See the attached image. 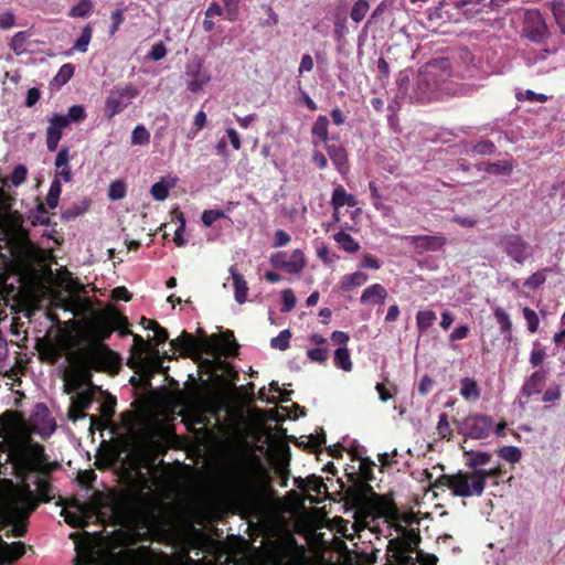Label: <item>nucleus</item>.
Here are the masks:
<instances>
[{
	"instance_id": "f257e3e1",
	"label": "nucleus",
	"mask_w": 565,
	"mask_h": 565,
	"mask_svg": "<svg viewBox=\"0 0 565 565\" xmlns=\"http://www.w3.org/2000/svg\"><path fill=\"white\" fill-rule=\"evenodd\" d=\"M114 331L115 328L105 311L94 321V334L98 341L82 345L70 353L68 360L76 382L90 384L94 372H107L119 367V355L102 343L108 340Z\"/></svg>"
},
{
	"instance_id": "f03ea898",
	"label": "nucleus",
	"mask_w": 565,
	"mask_h": 565,
	"mask_svg": "<svg viewBox=\"0 0 565 565\" xmlns=\"http://www.w3.org/2000/svg\"><path fill=\"white\" fill-rule=\"evenodd\" d=\"M374 462L370 458H360L359 472L347 473L351 486L344 489V501L347 505L355 509L358 513L365 514L372 519L396 518L398 509L392 498L377 494L370 481L374 479Z\"/></svg>"
},
{
	"instance_id": "7ed1b4c3",
	"label": "nucleus",
	"mask_w": 565,
	"mask_h": 565,
	"mask_svg": "<svg viewBox=\"0 0 565 565\" xmlns=\"http://www.w3.org/2000/svg\"><path fill=\"white\" fill-rule=\"evenodd\" d=\"M260 469V461L256 456L242 457L228 482L230 497L245 511L257 510L263 503V490L255 477Z\"/></svg>"
},
{
	"instance_id": "20e7f679",
	"label": "nucleus",
	"mask_w": 565,
	"mask_h": 565,
	"mask_svg": "<svg viewBox=\"0 0 565 565\" xmlns=\"http://www.w3.org/2000/svg\"><path fill=\"white\" fill-rule=\"evenodd\" d=\"M12 463L23 480L32 473L47 477L57 466L50 462L44 446L35 441L18 446L12 452Z\"/></svg>"
},
{
	"instance_id": "39448f33",
	"label": "nucleus",
	"mask_w": 565,
	"mask_h": 565,
	"mask_svg": "<svg viewBox=\"0 0 565 565\" xmlns=\"http://www.w3.org/2000/svg\"><path fill=\"white\" fill-rule=\"evenodd\" d=\"M447 63L445 61H431L424 66L415 77L411 99L417 103H427L440 98L435 82L438 71H445Z\"/></svg>"
},
{
	"instance_id": "423d86ee",
	"label": "nucleus",
	"mask_w": 565,
	"mask_h": 565,
	"mask_svg": "<svg viewBox=\"0 0 565 565\" xmlns=\"http://www.w3.org/2000/svg\"><path fill=\"white\" fill-rule=\"evenodd\" d=\"M497 245L519 265L530 257V244L516 233L503 232L497 236Z\"/></svg>"
},
{
	"instance_id": "0eeeda50",
	"label": "nucleus",
	"mask_w": 565,
	"mask_h": 565,
	"mask_svg": "<svg viewBox=\"0 0 565 565\" xmlns=\"http://www.w3.org/2000/svg\"><path fill=\"white\" fill-rule=\"evenodd\" d=\"M522 36L531 42L542 44L548 36L547 26L543 15L535 10L526 11L522 25Z\"/></svg>"
},
{
	"instance_id": "6e6552de",
	"label": "nucleus",
	"mask_w": 565,
	"mask_h": 565,
	"mask_svg": "<svg viewBox=\"0 0 565 565\" xmlns=\"http://www.w3.org/2000/svg\"><path fill=\"white\" fill-rule=\"evenodd\" d=\"M493 430V419L488 415L468 416L461 422V434L466 438H487Z\"/></svg>"
},
{
	"instance_id": "1a4fd4ad",
	"label": "nucleus",
	"mask_w": 565,
	"mask_h": 565,
	"mask_svg": "<svg viewBox=\"0 0 565 565\" xmlns=\"http://www.w3.org/2000/svg\"><path fill=\"white\" fill-rule=\"evenodd\" d=\"M186 88L191 93H199L211 81V75L203 66V60L194 56L185 65Z\"/></svg>"
},
{
	"instance_id": "9d476101",
	"label": "nucleus",
	"mask_w": 565,
	"mask_h": 565,
	"mask_svg": "<svg viewBox=\"0 0 565 565\" xmlns=\"http://www.w3.org/2000/svg\"><path fill=\"white\" fill-rule=\"evenodd\" d=\"M137 90L131 86L115 87L110 90L105 103V113L109 118L121 113L136 97Z\"/></svg>"
},
{
	"instance_id": "9b49d317",
	"label": "nucleus",
	"mask_w": 565,
	"mask_h": 565,
	"mask_svg": "<svg viewBox=\"0 0 565 565\" xmlns=\"http://www.w3.org/2000/svg\"><path fill=\"white\" fill-rule=\"evenodd\" d=\"M387 522L393 523L395 526V531L399 534L401 540H403V544L407 551V553L413 552L414 546H416L419 541L420 536L418 531L414 529H407L405 525H403L401 522H404L405 524L412 523V515H401L398 513V516L396 518H384Z\"/></svg>"
},
{
	"instance_id": "f8f14e48",
	"label": "nucleus",
	"mask_w": 565,
	"mask_h": 565,
	"mask_svg": "<svg viewBox=\"0 0 565 565\" xmlns=\"http://www.w3.org/2000/svg\"><path fill=\"white\" fill-rule=\"evenodd\" d=\"M486 484V470L475 469L470 475L461 472V497L480 495Z\"/></svg>"
},
{
	"instance_id": "ddd939ff",
	"label": "nucleus",
	"mask_w": 565,
	"mask_h": 565,
	"mask_svg": "<svg viewBox=\"0 0 565 565\" xmlns=\"http://www.w3.org/2000/svg\"><path fill=\"white\" fill-rule=\"evenodd\" d=\"M404 239L414 247L418 254L439 250L445 245V238L431 235H409Z\"/></svg>"
},
{
	"instance_id": "4468645a",
	"label": "nucleus",
	"mask_w": 565,
	"mask_h": 565,
	"mask_svg": "<svg viewBox=\"0 0 565 565\" xmlns=\"http://www.w3.org/2000/svg\"><path fill=\"white\" fill-rule=\"evenodd\" d=\"M433 61H445L447 63V66L445 67L446 70L445 71H438L437 73H439L437 76H436V86H437V89L440 94V96H454L456 95L457 93V89H458V86H457V83L452 79L454 77V74H452V70H451V63L449 61V58L447 57H439V58H434Z\"/></svg>"
},
{
	"instance_id": "2eb2a0df",
	"label": "nucleus",
	"mask_w": 565,
	"mask_h": 565,
	"mask_svg": "<svg viewBox=\"0 0 565 565\" xmlns=\"http://www.w3.org/2000/svg\"><path fill=\"white\" fill-rule=\"evenodd\" d=\"M173 351H179L183 356H193L202 351V343L191 333L182 331L181 335L170 342Z\"/></svg>"
},
{
	"instance_id": "dca6fc26",
	"label": "nucleus",
	"mask_w": 565,
	"mask_h": 565,
	"mask_svg": "<svg viewBox=\"0 0 565 565\" xmlns=\"http://www.w3.org/2000/svg\"><path fill=\"white\" fill-rule=\"evenodd\" d=\"M25 553V544L23 542L6 543L0 536V565L12 564L21 558Z\"/></svg>"
},
{
	"instance_id": "f3484780",
	"label": "nucleus",
	"mask_w": 565,
	"mask_h": 565,
	"mask_svg": "<svg viewBox=\"0 0 565 565\" xmlns=\"http://www.w3.org/2000/svg\"><path fill=\"white\" fill-rule=\"evenodd\" d=\"M387 295V290L384 286L373 284L363 290L360 301L363 305H383Z\"/></svg>"
},
{
	"instance_id": "a211bd4d",
	"label": "nucleus",
	"mask_w": 565,
	"mask_h": 565,
	"mask_svg": "<svg viewBox=\"0 0 565 565\" xmlns=\"http://www.w3.org/2000/svg\"><path fill=\"white\" fill-rule=\"evenodd\" d=\"M547 372L544 370H537L533 372L530 377L524 382L522 386V394L530 397L535 394H540L545 384Z\"/></svg>"
},
{
	"instance_id": "6ab92c4d",
	"label": "nucleus",
	"mask_w": 565,
	"mask_h": 565,
	"mask_svg": "<svg viewBox=\"0 0 565 565\" xmlns=\"http://www.w3.org/2000/svg\"><path fill=\"white\" fill-rule=\"evenodd\" d=\"M295 484L303 492H315L318 495L327 491V486L324 484L322 478L316 475H311L305 479L296 478Z\"/></svg>"
},
{
	"instance_id": "aec40b11",
	"label": "nucleus",
	"mask_w": 565,
	"mask_h": 565,
	"mask_svg": "<svg viewBox=\"0 0 565 565\" xmlns=\"http://www.w3.org/2000/svg\"><path fill=\"white\" fill-rule=\"evenodd\" d=\"M23 424V416L21 413L17 411H6L0 414V428L1 430L7 431V434H12L17 431Z\"/></svg>"
},
{
	"instance_id": "412c9836",
	"label": "nucleus",
	"mask_w": 565,
	"mask_h": 565,
	"mask_svg": "<svg viewBox=\"0 0 565 565\" xmlns=\"http://www.w3.org/2000/svg\"><path fill=\"white\" fill-rule=\"evenodd\" d=\"M70 125L64 115L54 114L46 129V141H60L62 131Z\"/></svg>"
},
{
	"instance_id": "4be33fe9",
	"label": "nucleus",
	"mask_w": 565,
	"mask_h": 565,
	"mask_svg": "<svg viewBox=\"0 0 565 565\" xmlns=\"http://www.w3.org/2000/svg\"><path fill=\"white\" fill-rule=\"evenodd\" d=\"M460 58H461V65L466 64V70L468 73L467 76L470 78L478 77L479 74L481 73L480 67H479V65L481 63V57L479 55H476L469 49L461 46Z\"/></svg>"
},
{
	"instance_id": "5701e85b",
	"label": "nucleus",
	"mask_w": 565,
	"mask_h": 565,
	"mask_svg": "<svg viewBox=\"0 0 565 565\" xmlns=\"http://www.w3.org/2000/svg\"><path fill=\"white\" fill-rule=\"evenodd\" d=\"M230 274L233 279L235 300L244 303L247 299L248 286L244 276L236 270L235 266L230 267Z\"/></svg>"
},
{
	"instance_id": "b1692460",
	"label": "nucleus",
	"mask_w": 565,
	"mask_h": 565,
	"mask_svg": "<svg viewBox=\"0 0 565 565\" xmlns=\"http://www.w3.org/2000/svg\"><path fill=\"white\" fill-rule=\"evenodd\" d=\"M481 387L476 380L471 377L461 379V397L469 402L476 403L480 399Z\"/></svg>"
},
{
	"instance_id": "393cba45",
	"label": "nucleus",
	"mask_w": 565,
	"mask_h": 565,
	"mask_svg": "<svg viewBox=\"0 0 565 565\" xmlns=\"http://www.w3.org/2000/svg\"><path fill=\"white\" fill-rule=\"evenodd\" d=\"M331 204L337 212L343 205L355 206L358 204V200L353 194H350L345 191L342 185H338L332 193Z\"/></svg>"
},
{
	"instance_id": "a878e982",
	"label": "nucleus",
	"mask_w": 565,
	"mask_h": 565,
	"mask_svg": "<svg viewBox=\"0 0 565 565\" xmlns=\"http://www.w3.org/2000/svg\"><path fill=\"white\" fill-rule=\"evenodd\" d=\"M328 154L339 172L343 173L348 166H347V151L342 147L341 143H330L327 147Z\"/></svg>"
},
{
	"instance_id": "bb28decb",
	"label": "nucleus",
	"mask_w": 565,
	"mask_h": 565,
	"mask_svg": "<svg viewBox=\"0 0 565 565\" xmlns=\"http://www.w3.org/2000/svg\"><path fill=\"white\" fill-rule=\"evenodd\" d=\"M494 319L499 326V330L501 334H503L504 339L508 341L512 340V321L510 316L502 307H497L493 310Z\"/></svg>"
},
{
	"instance_id": "cd10ccee",
	"label": "nucleus",
	"mask_w": 565,
	"mask_h": 565,
	"mask_svg": "<svg viewBox=\"0 0 565 565\" xmlns=\"http://www.w3.org/2000/svg\"><path fill=\"white\" fill-rule=\"evenodd\" d=\"M369 280V275L363 271H355L350 275H345L340 284L342 291H351L355 287L363 286Z\"/></svg>"
},
{
	"instance_id": "c85d7f7f",
	"label": "nucleus",
	"mask_w": 565,
	"mask_h": 565,
	"mask_svg": "<svg viewBox=\"0 0 565 565\" xmlns=\"http://www.w3.org/2000/svg\"><path fill=\"white\" fill-rule=\"evenodd\" d=\"M134 458L141 468L152 469L156 466L157 454L151 449V447L147 446L138 449L134 454Z\"/></svg>"
},
{
	"instance_id": "c756f323",
	"label": "nucleus",
	"mask_w": 565,
	"mask_h": 565,
	"mask_svg": "<svg viewBox=\"0 0 565 565\" xmlns=\"http://www.w3.org/2000/svg\"><path fill=\"white\" fill-rule=\"evenodd\" d=\"M107 313L109 316L111 324L115 328V331H118L120 337L132 334V332L129 329L130 324L126 316L116 310H109L107 311Z\"/></svg>"
},
{
	"instance_id": "7c9ffc66",
	"label": "nucleus",
	"mask_w": 565,
	"mask_h": 565,
	"mask_svg": "<svg viewBox=\"0 0 565 565\" xmlns=\"http://www.w3.org/2000/svg\"><path fill=\"white\" fill-rule=\"evenodd\" d=\"M137 502V497L132 493H124L118 502L116 503L114 511L115 513L127 516L132 513Z\"/></svg>"
},
{
	"instance_id": "2f4dec72",
	"label": "nucleus",
	"mask_w": 565,
	"mask_h": 565,
	"mask_svg": "<svg viewBox=\"0 0 565 565\" xmlns=\"http://www.w3.org/2000/svg\"><path fill=\"white\" fill-rule=\"evenodd\" d=\"M488 7L487 0H461V15L472 19Z\"/></svg>"
},
{
	"instance_id": "473e14b6",
	"label": "nucleus",
	"mask_w": 565,
	"mask_h": 565,
	"mask_svg": "<svg viewBox=\"0 0 565 565\" xmlns=\"http://www.w3.org/2000/svg\"><path fill=\"white\" fill-rule=\"evenodd\" d=\"M461 450H463L465 456L467 457L466 466L470 467L472 470L479 469L478 467L487 465L491 456L488 452H475L472 450H466V447L461 445Z\"/></svg>"
},
{
	"instance_id": "72a5a7b5",
	"label": "nucleus",
	"mask_w": 565,
	"mask_h": 565,
	"mask_svg": "<svg viewBox=\"0 0 565 565\" xmlns=\"http://www.w3.org/2000/svg\"><path fill=\"white\" fill-rule=\"evenodd\" d=\"M333 238L347 253H356L361 248L359 242H356L350 234L345 233L344 231L335 233Z\"/></svg>"
},
{
	"instance_id": "f704fd0d",
	"label": "nucleus",
	"mask_w": 565,
	"mask_h": 565,
	"mask_svg": "<svg viewBox=\"0 0 565 565\" xmlns=\"http://www.w3.org/2000/svg\"><path fill=\"white\" fill-rule=\"evenodd\" d=\"M484 164V170L488 173L495 175H509L513 170L512 159H504L497 162H487Z\"/></svg>"
},
{
	"instance_id": "c9c22d12",
	"label": "nucleus",
	"mask_w": 565,
	"mask_h": 565,
	"mask_svg": "<svg viewBox=\"0 0 565 565\" xmlns=\"http://www.w3.org/2000/svg\"><path fill=\"white\" fill-rule=\"evenodd\" d=\"M306 267L305 254L301 249H295L290 259L286 263V271L289 274H299Z\"/></svg>"
},
{
	"instance_id": "e433bc0d",
	"label": "nucleus",
	"mask_w": 565,
	"mask_h": 565,
	"mask_svg": "<svg viewBox=\"0 0 565 565\" xmlns=\"http://www.w3.org/2000/svg\"><path fill=\"white\" fill-rule=\"evenodd\" d=\"M131 335L134 339V348L138 352L139 359H141V355L149 353V351H152L157 364L160 365L161 359L159 356V350L151 349L150 343L146 341L141 335L134 333Z\"/></svg>"
},
{
	"instance_id": "4c0bfd02",
	"label": "nucleus",
	"mask_w": 565,
	"mask_h": 565,
	"mask_svg": "<svg viewBox=\"0 0 565 565\" xmlns=\"http://www.w3.org/2000/svg\"><path fill=\"white\" fill-rule=\"evenodd\" d=\"M85 417H89L90 426H95L98 429H103L104 428V424H103L102 418L97 417L96 415H88L87 413H85L82 409H76L75 405L72 403L70 408H68V419H71L72 422L75 423V422H77L79 419H83Z\"/></svg>"
},
{
	"instance_id": "58836bf2",
	"label": "nucleus",
	"mask_w": 565,
	"mask_h": 565,
	"mask_svg": "<svg viewBox=\"0 0 565 565\" xmlns=\"http://www.w3.org/2000/svg\"><path fill=\"white\" fill-rule=\"evenodd\" d=\"M94 11V3L92 0H81L77 4L73 6L67 15L70 18H88Z\"/></svg>"
},
{
	"instance_id": "ea45409f",
	"label": "nucleus",
	"mask_w": 565,
	"mask_h": 565,
	"mask_svg": "<svg viewBox=\"0 0 565 565\" xmlns=\"http://www.w3.org/2000/svg\"><path fill=\"white\" fill-rule=\"evenodd\" d=\"M334 364L339 369L350 372L353 367L350 351L347 347H340L334 351Z\"/></svg>"
},
{
	"instance_id": "a19ab883",
	"label": "nucleus",
	"mask_w": 565,
	"mask_h": 565,
	"mask_svg": "<svg viewBox=\"0 0 565 565\" xmlns=\"http://www.w3.org/2000/svg\"><path fill=\"white\" fill-rule=\"evenodd\" d=\"M387 552H392L396 561L401 563H404L409 558V556L406 555L407 551L399 536L388 541Z\"/></svg>"
},
{
	"instance_id": "79ce46f5",
	"label": "nucleus",
	"mask_w": 565,
	"mask_h": 565,
	"mask_svg": "<svg viewBox=\"0 0 565 565\" xmlns=\"http://www.w3.org/2000/svg\"><path fill=\"white\" fill-rule=\"evenodd\" d=\"M326 444V433L321 429V433L318 435H309L307 443H301L305 450L310 454L321 451L322 446Z\"/></svg>"
},
{
	"instance_id": "37998d69",
	"label": "nucleus",
	"mask_w": 565,
	"mask_h": 565,
	"mask_svg": "<svg viewBox=\"0 0 565 565\" xmlns=\"http://www.w3.org/2000/svg\"><path fill=\"white\" fill-rule=\"evenodd\" d=\"M94 402V392L86 390L77 393L72 397V403L75 405L76 409L86 411L88 409Z\"/></svg>"
},
{
	"instance_id": "c03bdc74",
	"label": "nucleus",
	"mask_w": 565,
	"mask_h": 565,
	"mask_svg": "<svg viewBox=\"0 0 565 565\" xmlns=\"http://www.w3.org/2000/svg\"><path fill=\"white\" fill-rule=\"evenodd\" d=\"M75 66L72 63L62 65L52 81V84L60 86L65 85L74 75Z\"/></svg>"
},
{
	"instance_id": "a18cd8bd",
	"label": "nucleus",
	"mask_w": 565,
	"mask_h": 565,
	"mask_svg": "<svg viewBox=\"0 0 565 565\" xmlns=\"http://www.w3.org/2000/svg\"><path fill=\"white\" fill-rule=\"evenodd\" d=\"M437 319L436 313L431 310H422L416 315L417 328L420 332H425Z\"/></svg>"
},
{
	"instance_id": "49530a36",
	"label": "nucleus",
	"mask_w": 565,
	"mask_h": 565,
	"mask_svg": "<svg viewBox=\"0 0 565 565\" xmlns=\"http://www.w3.org/2000/svg\"><path fill=\"white\" fill-rule=\"evenodd\" d=\"M93 29L90 24H87L83 28L79 38L75 41L73 45V50L77 52L85 53L87 51V46L92 40Z\"/></svg>"
},
{
	"instance_id": "de8ad7c7",
	"label": "nucleus",
	"mask_w": 565,
	"mask_h": 565,
	"mask_svg": "<svg viewBox=\"0 0 565 565\" xmlns=\"http://www.w3.org/2000/svg\"><path fill=\"white\" fill-rule=\"evenodd\" d=\"M498 455L510 463H516L522 458L520 448L515 446H503L499 448Z\"/></svg>"
},
{
	"instance_id": "09e8293b",
	"label": "nucleus",
	"mask_w": 565,
	"mask_h": 565,
	"mask_svg": "<svg viewBox=\"0 0 565 565\" xmlns=\"http://www.w3.org/2000/svg\"><path fill=\"white\" fill-rule=\"evenodd\" d=\"M116 398L111 395H109L100 405L99 412L102 418L105 420L104 427L106 426V423L110 422L113 419V416L115 415V408H116Z\"/></svg>"
},
{
	"instance_id": "8fccbe9b",
	"label": "nucleus",
	"mask_w": 565,
	"mask_h": 565,
	"mask_svg": "<svg viewBox=\"0 0 565 565\" xmlns=\"http://www.w3.org/2000/svg\"><path fill=\"white\" fill-rule=\"evenodd\" d=\"M28 38H29L28 33L24 31H20L18 33H15L12 36L11 42L9 44L10 49L17 55H21V54L25 53L26 52L25 43H26Z\"/></svg>"
},
{
	"instance_id": "3c124183",
	"label": "nucleus",
	"mask_w": 565,
	"mask_h": 565,
	"mask_svg": "<svg viewBox=\"0 0 565 565\" xmlns=\"http://www.w3.org/2000/svg\"><path fill=\"white\" fill-rule=\"evenodd\" d=\"M328 118L326 116H319L312 126V135L321 139V141H328Z\"/></svg>"
},
{
	"instance_id": "603ef678",
	"label": "nucleus",
	"mask_w": 565,
	"mask_h": 565,
	"mask_svg": "<svg viewBox=\"0 0 565 565\" xmlns=\"http://www.w3.org/2000/svg\"><path fill=\"white\" fill-rule=\"evenodd\" d=\"M369 9L370 4L367 0H358L351 9L350 17L354 22L359 23L365 18Z\"/></svg>"
},
{
	"instance_id": "864d4df0",
	"label": "nucleus",
	"mask_w": 565,
	"mask_h": 565,
	"mask_svg": "<svg viewBox=\"0 0 565 565\" xmlns=\"http://www.w3.org/2000/svg\"><path fill=\"white\" fill-rule=\"evenodd\" d=\"M548 269L545 268L543 270H537L535 271L534 274H532L530 277H527L524 282H523V286L525 288H529V289H537L540 288L542 285L545 284L546 281V276H545V273L547 271Z\"/></svg>"
},
{
	"instance_id": "5fc2aeb1",
	"label": "nucleus",
	"mask_w": 565,
	"mask_h": 565,
	"mask_svg": "<svg viewBox=\"0 0 565 565\" xmlns=\"http://www.w3.org/2000/svg\"><path fill=\"white\" fill-rule=\"evenodd\" d=\"M45 478L46 477L39 478L38 481L35 482V486H36V490H38L40 499L43 502H49L53 498V494H52L53 487Z\"/></svg>"
},
{
	"instance_id": "6e6d98bb",
	"label": "nucleus",
	"mask_w": 565,
	"mask_h": 565,
	"mask_svg": "<svg viewBox=\"0 0 565 565\" xmlns=\"http://www.w3.org/2000/svg\"><path fill=\"white\" fill-rule=\"evenodd\" d=\"M546 358V351L539 341L533 342V349L530 354V363L533 367L542 365Z\"/></svg>"
},
{
	"instance_id": "4d7b16f0",
	"label": "nucleus",
	"mask_w": 565,
	"mask_h": 565,
	"mask_svg": "<svg viewBox=\"0 0 565 565\" xmlns=\"http://www.w3.org/2000/svg\"><path fill=\"white\" fill-rule=\"evenodd\" d=\"M222 340L226 347L225 353L227 355L234 356L238 354L239 344L236 342L233 331L226 330L225 332H223Z\"/></svg>"
},
{
	"instance_id": "13d9d810",
	"label": "nucleus",
	"mask_w": 565,
	"mask_h": 565,
	"mask_svg": "<svg viewBox=\"0 0 565 565\" xmlns=\"http://www.w3.org/2000/svg\"><path fill=\"white\" fill-rule=\"evenodd\" d=\"M522 313L526 321L527 330L531 333H535L540 327V318H539L537 313L530 307H523Z\"/></svg>"
},
{
	"instance_id": "bf43d9fd",
	"label": "nucleus",
	"mask_w": 565,
	"mask_h": 565,
	"mask_svg": "<svg viewBox=\"0 0 565 565\" xmlns=\"http://www.w3.org/2000/svg\"><path fill=\"white\" fill-rule=\"evenodd\" d=\"M61 192H62L61 183L57 179H55L51 183L49 193L46 195V204L50 209H55L57 206Z\"/></svg>"
},
{
	"instance_id": "052dcab7",
	"label": "nucleus",
	"mask_w": 565,
	"mask_h": 565,
	"mask_svg": "<svg viewBox=\"0 0 565 565\" xmlns=\"http://www.w3.org/2000/svg\"><path fill=\"white\" fill-rule=\"evenodd\" d=\"M437 430H438V435L441 438L450 439L452 437L454 429L451 427L448 415L446 413L440 414L439 420L437 424Z\"/></svg>"
},
{
	"instance_id": "680f3d73",
	"label": "nucleus",
	"mask_w": 565,
	"mask_h": 565,
	"mask_svg": "<svg viewBox=\"0 0 565 565\" xmlns=\"http://www.w3.org/2000/svg\"><path fill=\"white\" fill-rule=\"evenodd\" d=\"M291 338V332L286 329L279 332V334L271 339L270 345L275 349H279L281 351H285L289 348V341Z\"/></svg>"
},
{
	"instance_id": "e2e57ef3",
	"label": "nucleus",
	"mask_w": 565,
	"mask_h": 565,
	"mask_svg": "<svg viewBox=\"0 0 565 565\" xmlns=\"http://www.w3.org/2000/svg\"><path fill=\"white\" fill-rule=\"evenodd\" d=\"M518 100H529L532 103H545L547 100V96L544 94L535 93L531 89H526L524 93L518 92L515 95Z\"/></svg>"
},
{
	"instance_id": "0e129e2a",
	"label": "nucleus",
	"mask_w": 565,
	"mask_h": 565,
	"mask_svg": "<svg viewBox=\"0 0 565 565\" xmlns=\"http://www.w3.org/2000/svg\"><path fill=\"white\" fill-rule=\"evenodd\" d=\"M64 116L70 124L79 122L86 117L85 108L82 105H73Z\"/></svg>"
},
{
	"instance_id": "69168bd1",
	"label": "nucleus",
	"mask_w": 565,
	"mask_h": 565,
	"mask_svg": "<svg viewBox=\"0 0 565 565\" xmlns=\"http://www.w3.org/2000/svg\"><path fill=\"white\" fill-rule=\"evenodd\" d=\"M126 195V185L122 181H114L108 188V196L111 200H120Z\"/></svg>"
},
{
	"instance_id": "338daca9",
	"label": "nucleus",
	"mask_w": 565,
	"mask_h": 565,
	"mask_svg": "<svg viewBox=\"0 0 565 565\" xmlns=\"http://www.w3.org/2000/svg\"><path fill=\"white\" fill-rule=\"evenodd\" d=\"M281 300H282V307H281L282 312L291 311L295 308L296 302H297L295 294L291 289L282 290Z\"/></svg>"
},
{
	"instance_id": "774afa93",
	"label": "nucleus",
	"mask_w": 565,
	"mask_h": 565,
	"mask_svg": "<svg viewBox=\"0 0 565 565\" xmlns=\"http://www.w3.org/2000/svg\"><path fill=\"white\" fill-rule=\"evenodd\" d=\"M225 217V214L221 210H205L202 213V222L206 227H210L213 225V223L220 218Z\"/></svg>"
}]
</instances>
